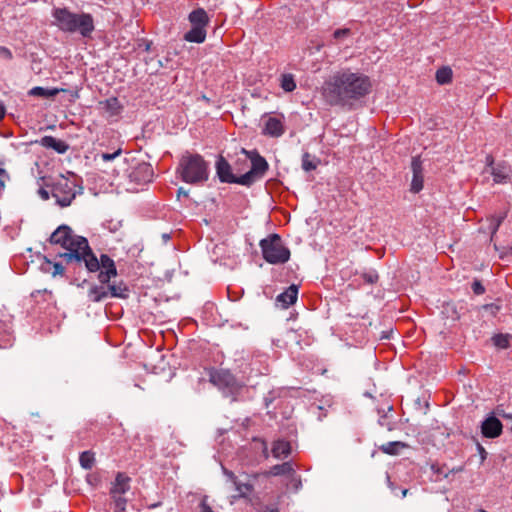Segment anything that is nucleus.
Segmentation results:
<instances>
[{
	"label": "nucleus",
	"instance_id": "nucleus-1",
	"mask_svg": "<svg viewBox=\"0 0 512 512\" xmlns=\"http://www.w3.org/2000/svg\"><path fill=\"white\" fill-rule=\"evenodd\" d=\"M370 78L359 72L341 70L331 75L322 86V96L330 106L351 108L355 101L371 91Z\"/></svg>",
	"mask_w": 512,
	"mask_h": 512
},
{
	"label": "nucleus",
	"instance_id": "nucleus-2",
	"mask_svg": "<svg viewBox=\"0 0 512 512\" xmlns=\"http://www.w3.org/2000/svg\"><path fill=\"white\" fill-rule=\"evenodd\" d=\"M51 244L60 245L66 251L58 253L68 269L74 270L89 242L87 238L75 235L68 225H60L49 237Z\"/></svg>",
	"mask_w": 512,
	"mask_h": 512
},
{
	"label": "nucleus",
	"instance_id": "nucleus-3",
	"mask_svg": "<svg viewBox=\"0 0 512 512\" xmlns=\"http://www.w3.org/2000/svg\"><path fill=\"white\" fill-rule=\"evenodd\" d=\"M176 174L187 184L203 185L209 179L210 165L202 155L186 151L179 159Z\"/></svg>",
	"mask_w": 512,
	"mask_h": 512
},
{
	"label": "nucleus",
	"instance_id": "nucleus-4",
	"mask_svg": "<svg viewBox=\"0 0 512 512\" xmlns=\"http://www.w3.org/2000/svg\"><path fill=\"white\" fill-rule=\"evenodd\" d=\"M52 16L58 28L65 33H79L90 38L95 30L94 18L89 13H74L66 7L54 8Z\"/></svg>",
	"mask_w": 512,
	"mask_h": 512
},
{
	"label": "nucleus",
	"instance_id": "nucleus-5",
	"mask_svg": "<svg viewBox=\"0 0 512 512\" xmlns=\"http://www.w3.org/2000/svg\"><path fill=\"white\" fill-rule=\"evenodd\" d=\"M83 266L89 273L98 272L97 279L101 284L108 283L118 275L115 261L107 254H101L100 258H97L89 244L80 258L79 265H76L73 271H80Z\"/></svg>",
	"mask_w": 512,
	"mask_h": 512
},
{
	"label": "nucleus",
	"instance_id": "nucleus-6",
	"mask_svg": "<svg viewBox=\"0 0 512 512\" xmlns=\"http://www.w3.org/2000/svg\"><path fill=\"white\" fill-rule=\"evenodd\" d=\"M259 246L263 259L269 264H284L290 259V250L284 245L281 236L277 233H272L260 240Z\"/></svg>",
	"mask_w": 512,
	"mask_h": 512
},
{
	"label": "nucleus",
	"instance_id": "nucleus-7",
	"mask_svg": "<svg viewBox=\"0 0 512 512\" xmlns=\"http://www.w3.org/2000/svg\"><path fill=\"white\" fill-rule=\"evenodd\" d=\"M47 186L51 187V194L61 207L70 206L78 194L83 193V187L73 179L60 175Z\"/></svg>",
	"mask_w": 512,
	"mask_h": 512
},
{
	"label": "nucleus",
	"instance_id": "nucleus-8",
	"mask_svg": "<svg viewBox=\"0 0 512 512\" xmlns=\"http://www.w3.org/2000/svg\"><path fill=\"white\" fill-rule=\"evenodd\" d=\"M129 296V288L124 281L111 280L105 284H92L88 290L87 297L90 302L99 303L108 298L126 299Z\"/></svg>",
	"mask_w": 512,
	"mask_h": 512
},
{
	"label": "nucleus",
	"instance_id": "nucleus-9",
	"mask_svg": "<svg viewBox=\"0 0 512 512\" xmlns=\"http://www.w3.org/2000/svg\"><path fill=\"white\" fill-rule=\"evenodd\" d=\"M241 153L245 156L244 162H246L247 159H249L251 162V169L245 174L241 175V185L250 187L257 180L264 177L269 169V164L256 149L246 150L245 148H242Z\"/></svg>",
	"mask_w": 512,
	"mask_h": 512
},
{
	"label": "nucleus",
	"instance_id": "nucleus-10",
	"mask_svg": "<svg viewBox=\"0 0 512 512\" xmlns=\"http://www.w3.org/2000/svg\"><path fill=\"white\" fill-rule=\"evenodd\" d=\"M191 29L184 34V40L191 43H203L206 40V27L210 22V18L203 8H196L188 15Z\"/></svg>",
	"mask_w": 512,
	"mask_h": 512
},
{
	"label": "nucleus",
	"instance_id": "nucleus-11",
	"mask_svg": "<svg viewBox=\"0 0 512 512\" xmlns=\"http://www.w3.org/2000/svg\"><path fill=\"white\" fill-rule=\"evenodd\" d=\"M209 380L226 397L235 396L242 389V384L226 369H213L209 373Z\"/></svg>",
	"mask_w": 512,
	"mask_h": 512
},
{
	"label": "nucleus",
	"instance_id": "nucleus-12",
	"mask_svg": "<svg viewBox=\"0 0 512 512\" xmlns=\"http://www.w3.org/2000/svg\"><path fill=\"white\" fill-rule=\"evenodd\" d=\"M487 165L491 167L493 181L497 184H506L512 179V167L505 161L494 164L492 156L486 157Z\"/></svg>",
	"mask_w": 512,
	"mask_h": 512
},
{
	"label": "nucleus",
	"instance_id": "nucleus-13",
	"mask_svg": "<svg viewBox=\"0 0 512 512\" xmlns=\"http://www.w3.org/2000/svg\"><path fill=\"white\" fill-rule=\"evenodd\" d=\"M215 169L216 175L221 183L241 185V175L236 176L232 172L230 163L222 155L218 156L215 162Z\"/></svg>",
	"mask_w": 512,
	"mask_h": 512
},
{
	"label": "nucleus",
	"instance_id": "nucleus-14",
	"mask_svg": "<svg viewBox=\"0 0 512 512\" xmlns=\"http://www.w3.org/2000/svg\"><path fill=\"white\" fill-rule=\"evenodd\" d=\"M128 177L131 183L145 185L152 182L154 170L150 163L141 162L132 168Z\"/></svg>",
	"mask_w": 512,
	"mask_h": 512
},
{
	"label": "nucleus",
	"instance_id": "nucleus-15",
	"mask_svg": "<svg viewBox=\"0 0 512 512\" xmlns=\"http://www.w3.org/2000/svg\"><path fill=\"white\" fill-rule=\"evenodd\" d=\"M412 180L410 191L414 194L419 193L424 187V169L420 156H414L411 160Z\"/></svg>",
	"mask_w": 512,
	"mask_h": 512
},
{
	"label": "nucleus",
	"instance_id": "nucleus-16",
	"mask_svg": "<svg viewBox=\"0 0 512 512\" xmlns=\"http://www.w3.org/2000/svg\"><path fill=\"white\" fill-rule=\"evenodd\" d=\"M502 430V422L494 413H490L481 423V433L485 438H497L502 434Z\"/></svg>",
	"mask_w": 512,
	"mask_h": 512
},
{
	"label": "nucleus",
	"instance_id": "nucleus-17",
	"mask_svg": "<svg viewBox=\"0 0 512 512\" xmlns=\"http://www.w3.org/2000/svg\"><path fill=\"white\" fill-rule=\"evenodd\" d=\"M131 478L123 472H118L110 488V496H123L130 490Z\"/></svg>",
	"mask_w": 512,
	"mask_h": 512
},
{
	"label": "nucleus",
	"instance_id": "nucleus-18",
	"mask_svg": "<svg viewBox=\"0 0 512 512\" xmlns=\"http://www.w3.org/2000/svg\"><path fill=\"white\" fill-rule=\"evenodd\" d=\"M36 142L44 148L56 151L58 154H64L69 149V145L65 141L50 135H46Z\"/></svg>",
	"mask_w": 512,
	"mask_h": 512
},
{
	"label": "nucleus",
	"instance_id": "nucleus-19",
	"mask_svg": "<svg viewBox=\"0 0 512 512\" xmlns=\"http://www.w3.org/2000/svg\"><path fill=\"white\" fill-rule=\"evenodd\" d=\"M297 297L298 286L292 284L276 297V302L280 303L282 308L287 309L297 301Z\"/></svg>",
	"mask_w": 512,
	"mask_h": 512
},
{
	"label": "nucleus",
	"instance_id": "nucleus-20",
	"mask_svg": "<svg viewBox=\"0 0 512 512\" xmlns=\"http://www.w3.org/2000/svg\"><path fill=\"white\" fill-rule=\"evenodd\" d=\"M284 126L280 119L269 117L265 123L263 134L271 137H280L284 134Z\"/></svg>",
	"mask_w": 512,
	"mask_h": 512
},
{
	"label": "nucleus",
	"instance_id": "nucleus-21",
	"mask_svg": "<svg viewBox=\"0 0 512 512\" xmlns=\"http://www.w3.org/2000/svg\"><path fill=\"white\" fill-rule=\"evenodd\" d=\"M14 336L11 323L0 320V348H8L13 345Z\"/></svg>",
	"mask_w": 512,
	"mask_h": 512
},
{
	"label": "nucleus",
	"instance_id": "nucleus-22",
	"mask_svg": "<svg viewBox=\"0 0 512 512\" xmlns=\"http://www.w3.org/2000/svg\"><path fill=\"white\" fill-rule=\"evenodd\" d=\"M272 455L275 458H286L291 454V445L290 442L286 440H276L272 446Z\"/></svg>",
	"mask_w": 512,
	"mask_h": 512
},
{
	"label": "nucleus",
	"instance_id": "nucleus-23",
	"mask_svg": "<svg viewBox=\"0 0 512 512\" xmlns=\"http://www.w3.org/2000/svg\"><path fill=\"white\" fill-rule=\"evenodd\" d=\"M294 473L293 464L290 461L284 462L282 464H276L272 466L268 471L264 473L266 477L270 476H282V475H290Z\"/></svg>",
	"mask_w": 512,
	"mask_h": 512
},
{
	"label": "nucleus",
	"instance_id": "nucleus-24",
	"mask_svg": "<svg viewBox=\"0 0 512 512\" xmlns=\"http://www.w3.org/2000/svg\"><path fill=\"white\" fill-rule=\"evenodd\" d=\"M235 490L238 495L233 496L234 499L247 497L254 489L253 484L250 481L243 482L238 478L233 482Z\"/></svg>",
	"mask_w": 512,
	"mask_h": 512
},
{
	"label": "nucleus",
	"instance_id": "nucleus-25",
	"mask_svg": "<svg viewBox=\"0 0 512 512\" xmlns=\"http://www.w3.org/2000/svg\"><path fill=\"white\" fill-rule=\"evenodd\" d=\"M59 93V89L57 88H44L41 86L33 87L29 91V95L31 96H37V97H43V98H52L56 96Z\"/></svg>",
	"mask_w": 512,
	"mask_h": 512
},
{
	"label": "nucleus",
	"instance_id": "nucleus-26",
	"mask_svg": "<svg viewBox=\"0 0 512 512\" xmlns=\"http://www.w3.org/2000/svg\"><path fill=\"white\" fill-rule=\"evenodd\" d=\"M319 163H320V160L318 158H316L315 156H312L308 152H305L302 155L301 166H302V169L306 172L315 170Z\"/></svg>",
	"mask_w": 512,
	"mask_h": 512
},
{
	"label": "nucleus",
	"instance_id": "nucleus-27",
	"mask_svg": "<svg viewBox=\"0 0 512 512\" xmlns=\"http://www.w3.org/2000/svg\"><path fill=\"white\" fill-rule=\"evenodd\" d=\"M406 447V444L401 441H391L380 446V450L388 455H397L401 448Z\"/></svg>",
	"mask_w": 512,
	"mask_h": 512
},
{
	"label": "nucleus",
	"instance_id": "nucleus-28",
	"mask_svg": "<svg viewBox=\"0 0 512 512\" xmlns=\"http://www.w3.org/2000/svg\"><path fill=\"white\" fill-rule=\"evenodd\" d=\"M436 81L440 85L449 84L452 81V70L450 67H441L436 71Z\"/></svg>",
	"mask_w": 512,
	"mask_h": 512
},
{
	"label": "nucleus",
	"instance_id": "nucleus-29",
	"mask_svg": "<svg viewBox=\"0 0 512 512\" xmlns=\"http://www.w3.org/2000/svg\"><path fill=\"white\" fill-rule=\"evenodd\" d=\"M507 217V212H501L497 215H493L490 219L489 230L491 232V239L497 233L504 219Z\"/></svg>",
	"mask_w": 512,
	"mask_h": 512
},
{
	"label": "nucleus",
	"instance_id": "nucleus-30",
	"mask_svg": "<svg viewBox=\"0 0 512 512\" xmlns=\"http://www.w3.org/2000/svg\"><path fill=\"white\" fill-rule=\"evenodd\" d=\"M79 463L82 468L89 470L95 463V455L92 451H83L79 456Z\"/></svg>",
	"mask_w": 512,
	"mask_h": 512
},
{
	"label": "nucleus",
	"instance_id": "nucleus-31",
	"mask_svg": "<svg viewBox=\"0 0 512 512\" xmlns=\"http://www.w3.org/2000/svg\"><path fill=\"white\" fill-rule=\"evenodd\" d=\"M103 104L104 109L108 111L111 115H118L121 112L122 106L120 105L116 97L106 99Z\"/></svg>",
	"mask_w": 512,
	"mask_h": 512
},
{
	"label": "nucleus",
	"instance_id": "nucleus-32",
	"mask_svg": "<svg viewBox=\"0 0 512 512\" xmlns=\"http://www.w3.org/2000/svg\"><path fill=\"white\" fill-rule=\"evenodd\" d=\"M280 86L285 92H292L296 89V82L292 74L281 76Z\"/></svg>",
	"mask_w": 512,
	"mask_h": 512
},
{
	"label": "nucleus",
	"instance_id": "nucleus-33",
	"mask_svg": "<svg viewBox=\"0 0 512 512\" xmlns=\"http://www.w3.org/2000/svg\"><path fill=\"white\" fill-rule=\"evenodd\" d=\"M431 471L436 475V481L446 479L449 477V471L445 464L433 463L431 464Z\"/></svg>",
	"mask_w": 512,
	"mask_h": 512
},
{
	"label": "nucleus",
	"instance_id": "nucleus-34",
	"mask_svg": "<svg viewBox=\"0 0 512 512\" xmlns=\"http://www.w3.org/2000/svg\"><path fill=\"white\" fill-rule=\"evenodd\" d=\"M114 502V512H124L126 510L127 499L124 496H111Z\"/></svg>",
	"mask_w": 512,
	"mask_h": 512
},
{
	"label": "nucleus",
	"instance_id": "nucleus-35",
	"mask_svg": "<svg viewBox=\"0 0 512 512\" xmlns=\"http://www.w3.org/2000/svg\"><path fill=\"white\" fill-rule=\"evenodd\" d=\"M362 279L367 284H375L379 280V275L376 270L370 269L369 271H365L361 274Z\"/></svg>",
	"mask_w": 512,
	"mask_h": 512
},
{
	"label": "nucleus",
	"instance_id": "nucleus-36",
	"mask_svg": "<svg viewBox=\"0 0 512 512\" xmlns=\"http://www.w3.org/2000/svg\"><path fill=\"white\" fill-rule=\"evenodd\" d=\"M291 475V479L289 484H287L288 488L292 489L294 492H298L302 488V480L299 475H296L295 472Z\"/></svg>",
	"mask_w": 512,
	"mask_h": 512
},
{
	"label": "nucleus",
	"instance_id": "nucleus-37",
	"mask_svg": "<svg viewBox=\"0 0 512 512\" xmlns=\"http://www.w3.org/2000/svg\"><path fill=\"white\" fill-rule=\"evenodd\" d=\"M63 263H65L64 261L63 262H53L52 263V271H51V275L53 277H56V276H63L64 273H65V266L63 265Z\"/></svg>",
	"mask_w": 512,
	"mask_h": 512
},
{
	"label": "nucleus",
	"instance_id": "nucleus-38",
	"mask_svg": "<svg viewBox=\"0 0 512 512\" xmlns=\"http://www.w3.org/2000/svg\"><path fill=\"white\" fill-rule=\"evenodd\" d=\"M494 344L499 348H507L509 346V341L507 336L503 334H498L493 337Z\"/></svg>",
	"mask_w": 512,
	"mask_h": 512
},
{
	"label": "nucleus",
	"instance_id": "nucleus-39",
	"mask_svg": "<svg viewBox=\"0 0 512 512\" xmlns=\"http://www.w3.org/2000/svg\"><path fill=\"white\" fill-rule=\"evenodd\" d=\"M471 289L474 294L476 295H482L485 293V287L481 283L480 280L475 279L471 284Z\"/></svg>",
	"mask_w": 512,
	"mask_h": 512
},
{
	"label": "nucleus",
	"instance_id": "nucleus-40",
	"mask_svg": "<svg viewBox=\"0 0 512 512\" xmlns=\"http://www.w3.org/2000/svg\"><path fill=\"white\" fill-rule=\"evenodd\" d=\"M350 33H351V31L348 28L336 29L333 32V38L336 40H340V39H343V38L349 36Z\"/></svg>",
	"mask_w": 512,
	"mask_h": 512
},
{
	"label": "nucleus",
	"instance_id": "nucleus-41",
	"mask_svg": "<svg viewBox=\"0 0 512 512\" xmlns=\"http://www.w3.org/2000/svg\"><path fill=\"white\" fill-rule=\"evenodd\" d=\"M122 153V149L119 148L117 149L115 152L113 153H102L100 155L101 159L105 162H109V161H112L114 160L115 158H117L119 155H121Z\"/></svg>",
	"mask_w": 512,
	"mask_h": 512
},
{
	"label": "nucleus",
	"instance_id": "nucleus-42",
	"mask_svg": "<svg viewBox=\"0 0 512 512\" xmlns=\"http://www.w3.org/2000/svg\"><path fill=\"white\" fill-rule=\"evenodd\" d=\"M52 261L49 260L46 256H44V261L41 263L40 269L44 273L51 274L52 271Z\"/></svg>",
	"mask_w": 512,
	"mask_h": 512
},
{
	"label": "nucleus",
	"instance_id": "nucleus-43",
	"mask_svg": "<svg viewBox=\"0 0 512 512\" xmlns=\"http://www.w3.org/2000/svg\"><path fill=\"white\" fill-rule=\"evenodd\" d=\"M0 57L6 60H11L13 58V54L9 48L0 46Z\"/></svg>",
	"mask_w": 512,
	"mask_h": 512
},
{
	"label": "nucleus",
	"instance_id": "nucleus-44",
	"mask_svg": "<svg viewBox=\"0 0 512 512\" xmlns=\"http://www.w3.org/2000/svg\"><path fill=\"white\" fill-rule=\"evenodd\" d=\"M152 46V42L147 39H140L138 48L143 49L145 52H149Z\"/></svg>",
	"mask_w": 512,
	"mask_h": 512
},
{
	"label": "nucleus",
	"instance_id": "nucleus-45",
	"mask_svg": "<svg viewBox=\"0 0 512 512\" xmlns=\"http://www.w3.org/2000/svg\"><path fill=\"white\" fill-rule=\"evenodd\" d=\"M386 479H387V484H388V487L390 488L391 492L395 495V496H399L398 495V491L400 490L390 479V476L389 474L387 473L386 474Z\"/></svg>",
	"mask_w": 512,
	"mask_h": 512
},
{
	"label": "nucleus",
	"instance_id": "nucleus-46",
	"mask_svg": "<svg viewBox=\"0 0 512 512\" xmlns=\"http://www.w3.org/2000/svg\"><path fill=\"white\" fill-rule=\"evenodd\" d=\"M199 507H200V512H214L212 510V508L208 505L206 497H204L201 500Z\"/></svg>",
	"mask_w": 512,
	"mask_h": 512
},
{
	"label": "nucleus",
	"instance_id": "nucleus-47",
	"mask_svg": "<svg viewBox=\"0 0 512 512\" xmlns=\"http://www.w3.org/2000/svg\"><path fill=\"white\" fill-rule=\"evenodd\" d=\"M477 451L479 453L481 463H483L486 460L488 453L480 443H477Z\"/></svg>",
	"mask_w": 512,
	"mask_h": 512
},
{
	"label": "nucleus",
	"instance_id": "nucleus-48",
	"mask_svg": "<svg viewBox=\"0 0 512 512\" xmlns=\"http://www.w3.org/2000/svg\"><path fill=\"white\" fill-rule=\"evenodd\" d=\"M222 471H223V474L228 478L229 481H231L232 483L237 479V476L230 470H228L227 468H225L224 466H222Z\"/></svg>",
	"mask_w": 512,
	"mask_h": 512
},
{
	"label": "nucleus",
	"instance_id": "nucleus-49",
	"mask_svg": "<svg viewBox=\"0 0 512 512\" xmlns=\"http://www.w3.org/2000/svg\"><path fill=\"white\" fill-rule=\"evenodd\" d=\"M260 512H279V509L275 505H263Z\"/></svg>",
	"mask_w": 512,
	"mask_h": 512
},
{
	"label": "nucleus",
	"instance_id": "nucleus-50",
	"mask_svg": "<svg viewBox=\"0 0 512 512\" xmlns=\"http://www.w3.org/2000/svg\"><path fill=\"white\" fill-rule=\"evenodd\" d=\"M275 397L272 392H270L267 396L264 397V404L266 408H269Z\"/></svg>",
	"mask_w": 512,
	"mask_h": 512
},
{
	"label": "nucleus",
	"instance_id": "nucleus-51",
	"mask_svg": "<svg viewBox=\"0 0 512 512\" xmlns=\"http://www.w3.org/2000/svg\"><path fill=\"white\" fill-rule=\"evenodd\" d=\"M38 194L40 195V197L43 199V200H48L50 198V193L48 190L44 189V188H40L38 190Z\"/></svg>",
	"mask_w": 512,
	"mask_h": 512
},
{
	"label": "nucleus",
	"instance_id": "nucleus-52",
	"mask_svg": "<svg viewBox=\"0 0 512 512\" xmlns=\"http://www.w3.org/2000/svg\"><path fill=\"white\" fill-rule=\"evenodd\" d=\"M181 196L183 197H188L189 196V193L187 190H185L183 187H180L178 190H177V197L180 198Z\"/></svg>",
	"mask_w": 512,
	"mask_h": 512
},
{
	"label": "nucleus",
	"instance_id": "nucleus-53",
	"mask_svg": "<svg viewBox=\"0 0 512 512\" xmlns=\"http://www.w3.org/2000/svg\"><path fill=\"white\" fill-rule=\"evenodd\" d=\"M4 177H8L5 170L0 168V186H4Z\"/></svg>",
	"mask_w": 512,
	"mask_h": 512
},
{
	"label": "nucleus",
	"instance_id": "nucleus-54",
	"mask_svg": "<svg viewBox=\"0 0 512 512\" xmlns=\"http://www.w3.org/2000/svg\"><path fill=\"white\" fill-rule=\"evenodd\" d=\"M6 114V108L5 105L0 102V121L5 117Z\"/></svg>",
	"mask_w": 512,
	"mask_h": 512
},
{
	"label": "nucleus",
	"instance_id": "nucleus-55",
	"mask_svg": "<svg viewBox=\"0 0 512 512\" xmlns=\"http://www.w3.org/2000/svg\"><path fill=\"white\" fill-rule=\"evenodd\" d=\"M448 471H449V475L454 474V473H459V472L463 471V467L462 466L454 467L452 469H448Z\"/></svg>",
	"mask_w": 512,
	"mask_h": 512
},
{
	"label": "nucleus",
	"instance_id": "nucleus-56",
	"mask_svg": "<svg viewBox=\"0 0 512 512\" xmlns=\"http://www.w3.org/2000/svg\"><path fill=\"white\" fill-rule=\"evenodd\" d=\"M399 491H400V493H401V494H400V497H401V498L406 497V495H407V493H408V489H407V488H401Z\"/></svg>",
	"mask_w": 512,
	"mask_h": 512
},
{
	"label": "nucleus",
	"instance_id": "nucleus-57",
	"mask_svg": "<svg viewBox=\"0 0 512 512\" xmlns=\"http://www.w3.org/2000/svg\"><path fill=\"white\" fill-rule=\"evenodd\" d=\"M496 414L501 417V414H506V412L501 407H497Z\"/></svg>",
	"mask_w": 512,
	"mask_h": 512
},
{
	"label": "nucleus",
	"instance_id": "nucleus-58",
	"mask_svg": "<svg viewBox=\"0 0 512 512\" xmlns=\"http://www.w3.org/2000/svg\"><path fill=\"white\" fill-rule=\"evenodd\" d=\"M501 417L512 421V414H509V413L501 414Z\"/></svg>",
	"mask_w": 512,
	"mask_h": 512
},
{
	"label": "nucleus",
	"instance_id": "nucleus-59",
	"mask_svg": "<svg viewBox=\"0 0 512 512\" xmlns=\"http://www.w3.org/2000/svg\"><path fill=\"white\" fill-rule=\"evenodd\" d=\"M501 417L512 421V414H509V413L501 414Z\"/></svg>",
	"mask_w": 512,
	"mask_h": 512
},
{
	"label": "nucleus",
	"instance_id": "nucleus-60",
	"mask_svg": "<svg viewBox=\"0 0 512 512\" xmlns=\"http://www.w3.org/2000/svg\"><path fill=\"white\" fill-rule=\"evenodd\" d=\"M161 504H162L161 502L153 503V504L149 505L148 508L149 509H154L156 507L161 506Z\"/></svg>",
	"mask_w": 512,
	"mask_h": 512
},
{
	"label": "nucleus",
	"instance_id": "nucleus-61",
	"mask_svg": "<svg viewBox=\"0 0 512 512\" xmlns=\"http://www.w3.org/2000/svg\"><path fill=\"white\" fill-rule=\"evenodd\" d=\"M385 417H386V416L384 415L383 417H381V418L379 419V424H380L381 426H384V425H385V423H384V419H385Z\"/></svg>",
	"mask_w": 512,
	"mask_h": 512
},
{
	"label": "nucleus",
	"instance_id": "nucleus-62",
	"mask_svg": "<svg viewBox=\"0 0 512 512\" xmlns=\"http://www.w3.org/2000/svg\"><path fill=\"white\" fill-rule=\"evenodd\" d=\"M264 455H265V457H266V458L268 457L267 447H266V446H265V448H264Z\"/></svg>",
	"mask_w": 512,
	"mask_h": 512
},
{
	"label": "nucleus",
	"instance_id": "nucleus-63",
	"mask_svg": "<svg viewBox=\"0 0 512 512\" xmlns=\"http://www.w3.org/2000/svg\"><path fill=\"white\" fill-rule=\"evenodd\" d=\"M163 238H164L165 240H167V239H169V238H170V236H169L168 234H163Z\"/></svg>",
	"mask_w": 512,
	"mask_h": 512
},
{
	"label": "nucleus",
	"instance_id": "nucleus-64",
	"mask_svg": "<svg viewBox=\"0 0 512 512\" xmlns=\"http://www.w3.org/2000/svg\"><path fill=\"white\" fill-rule=\"evenodd\" d=\"M509 254L512 255V245L509 247Z\"/></svg>",
	"mask_w": 512,
	"mask_h": 512
}]
</instances>
